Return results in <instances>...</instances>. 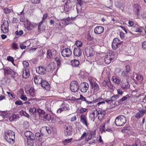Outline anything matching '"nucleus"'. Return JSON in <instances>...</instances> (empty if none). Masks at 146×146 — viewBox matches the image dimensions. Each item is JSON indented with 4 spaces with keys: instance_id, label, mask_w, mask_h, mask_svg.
I'll return each instance as SVG.
<instances>
[{
    "instance_id": "f257e3e1",
    "label": "nucleus",
    "mask_w": 146,
    "mask_h": 146,
    "mask_svg": "<svg viewBox=\"0 0 146 146\" xmlns=\"http://www.w3.org/2000/svg\"><path fill=\"white\" fill-rule=\"evenodd\" d=\"M4 138L6 141L11 144H13L15 142V133L12 130H8L5 133Z\"/></svg>"
},
{
    "instance_id": "f03ea898",
    "label": "nucleus",
    "mask_w": 146,
    "mask_h": 146,
    "mask_svg": "<svg viewBox=\"0 0 146 146\" xmlns=\"http://www.w3.org/2000/svg\"><path fill=\"white\" fill-rule=\"evenodd\" d=\"M126 121V117L123 115H120L116 117L115 123L117 126H121L124 125Z\"/></svg>"
},
{
    "instance_id": "7ed1b4c3",
    "label": "nucleus",
    "mask_w": 146,
    "mask_h": 146,
    "mask_svg": "<svg viewBox=\"0 0 146 146\" xmlns=\"http://www.w3.org/2000/svg\"><path fill=\"white\" fill-rule=\"evenodd\" d=\"M123 41L120 40L118 38H115L113 40L111 44V46L113 50L116 49L119 47L122 44Z\"/></svg>"
},
{
    "instance_id": "20e7f679",
    "label": "nucleus",
    "mask_w": 146,
    "mask_h": 146,
    "mask_svg": "<svg viewBox=\"0 0 146 146\" xmlns=\"http://www.w3.org/2000/svg\"><path fill=\"white\" fill-rule=\"evenodd\" d=\"M69 106L68 104L65 102L62 103L60 108L57 111L58 114L61 113L62 111H68L69 110Z\"/></svg>"
},
{
    "instance_id": "39448f33",
    "label": "nucleus",
    "mask_w": 146,
    "mask_h": 146,
    "mask_svg": "<svg viewBox=\"0 0 146 146\" xmlns=\"http://www.w3.org/2000/svg\"><path fill=\"white\" fill-rule=\"evenodd\" d=\"M141 7L138 3L134 4L133 6V11L137 17H140V13H141Z\"/></svg>"
},
{
    "instance_id": "423d86ee",
    "label": "nucleus",
    "mask_w": 146,
    "mask_h": 146,
    "mask_svg": "<svg viewBox=\"0 0 146 146\" xmlns=\"http://www.w3.org/2000/svg\"><path fill=\"white\" fill-rule=\"evenodd\" d=\"M70 88L73 92H77L79 89V84L78 82L76 81L71 82L70 84Z\"/></svg>"
},
{
    "instance_id": "0eeeda50",
    "label": "nucleus",
    "mask_w": 146,
    "mask_h": 146,
    "mask_svg": "<svg viewBox=\"0 0 146 146\" xmlns=\"http://www.w3.org/2000/svg\"><path fill=\"white\" fill-rule=\"evenodd\" d=\"M9 23L7 21L4 20L1 26V30L4 33H7L9 31Z\"/></svg>"
},
{
    "instance_id": "6e6552de",
    "label": "nucleus",
    "mask_w": 146,
    "mask_h": 146,
    "mask_svg": "<svg viewBox=\"0 0 146 146\" xmlns=\"http://www.w3.org/2000/svg\"><path fill=\"white\" fill-rule=\"evenodd\" d=\"M35 136L36 139L40 142H44L46 139L45 135L41 132L36 133L35 134Z\"/></svg>"
},
{
    "instance_id": "1a4fd4ad",
    "label": "nucleus",
    "mask_w": 146,
    "mask_h": 146,
    "mask_svg": "<svg viewBox=\"0 0 146 146\" xmlns=\"http://www.w3.org/2000/svg\"><path fill=\"white\" fill-rule=\"evenodd\" d=\"M72 54L71 50L68 48L63 49L61 52V54L64 57H68L70 56Z\"/></svg>"
},
{
    "instance_id": "9d476101",
    "label": "nucleus",
    "mask_w": 146,
    "mask_h": 146,
    "mask_svg": "<svg viewBox=\"0 0 146 146\" xmlns=\"http://www.w3.org/2000/svg\"><path fill=\"white\" fill-rule=\"evenodd\" d=\"M92 91L94 94H96L100 90L98 85L96 82H90Z\"/></svg>"
},
{
    "instance_id": "9b49d317",
    "label": "nucleus",
    "mask_w": 146,
    "mask_h": 146,
    "mask_svg": "<svg viewBox=\"0 0 146 146\" xmlns=\"http://www.w3.org/2000/svg\"><path fill=\"white\" fill-rule=\"evenodd\" d=\"M100 98L94 99L93 101H90L87 100L82 95L80 94V97L78 98V101L81 100L82 101H85L86 104H92L93 102H97L100 101Z\"/></svg>"
},
{
    "instance_id": "f8f14e48",
    "label": "nucleus",
    "mask_w": 146,
    "mask_h": 146,
    "mask_svg": "<svg viewBox=\"0 0 146 146\" xmlns=\"http://www.w3.org/2000/svg\"><path fill=\"white\" fill-rule=\"evenodd\" d=\"M138 111L136 113L135 117L136 118L139 119L145 114L146 112V110H144L143 108L141 109H138Z\"/></svg>"
},
{
    "instance_id": "ddd939ff",
    "label": "nucleus",
    "mask_w": 146,
    "mask_h": 146,
    "mask_svg": "<svg viewBox=\"0 0 146 146\" xmlns=\"http://www.w3.org/2000/svg\"><path fill=\"white\" fill-rule=\"evenodd\" d=\"M36 72L40 74H44L46 72V68L44 66H40L37 68Z\"/></svg>"
},
{
    "instance_id": "4468645a",
    "label": "nucleus",
    "mask_w": 146,
    "mask_h": 146,
    "mask_svg": "<svg viewBox=\"0 0 146 146\" xmlns=\"http://www.w3.org/2000/svg\"><path fill=\"white\" fill-rule=\"evenodd\" d=\"M80 121L83 125L87 127H88L89 123H88L87 116L84 114H82L80 117Z\"/></svg>"
},
{
    "instance_id": "2eb2a0df",
    "label": "nucleus",
    "mask_w": 146,
    "mask_h": 146,
    "mask_svg": "<svg viewBox=\"0 0 146 146\" xmlns=\"http://www.w3.org/2000/svg\"><path fill=\"white\" fill-rule=\"evenodd\" d=\"M89 86L88 84L86 82L81 83L80 86V88L81 91L82 92H86L88 90Z\"/></svg>"
},
{
    "instance_id": "dca6fc26",
    "label": "nucleus",
    "mask_w": 146,
    "mask_h": 146,
    "mask_svg": "<svg viewBox=\"0 0 146 146\" xmlns=\"http://www.w3.org/2000/svg\"><path fill=\"white\" fill-rule=\"evenodd\" d=\"M97 116L98 119L102 120L106 114V111L104 110H97Z\"/></svg>"
},
{
    "instance_id": "f3484780",
    "label": "nucleus",
    "mask_w": 146,
    "mask_h": 146,
    "mask_svg": "<svg viewBox=\"0 0 146 146\" xmlns=\"http://www.w3.org/2000/svg\"><path fill=\"white\" fill-rule=\"evenodd\" d=\"M119 97V96L118 94L114 95L111 97L110 100H106L105 102L108 104H111V103L115 104V101Z\"/></svg>"
},
{
    "instance_id": "a211bd4d",
    "label": "nucleus",
    "mask_w": 146,
    "mask_h": 146,
    "mask_svg": "<svg viewBox=\"0 0 146 146\" xmlns=\"http://www.w3.org/2000/svg\"><path fill=\"white\" fill-rule=\"evenodd\" d=\"M40 132H41L42 133H43L46 137L48 136L50 133H51V130L49 129L48 127L44 126L42 127L40 129Z\"/></svg>"
},
{
    "instance_id": "6ab92c4d",
    "label": "nucleus",
    "mask_w": 146,
    "mask_h": 146,
    "mask_svg": "<svg viewBox=\"0 0 146 146\" xmlns=\"http://www.w3.org/2000/svg\"><path fill=\"white\" fill-rule=\"evenodd\" d=\"M93 49L91 47H86L85 50L86 55L87 57L92 56H93Z\"/></svg>"
},
{
    "instance_id": "aec40b11",
    "label": "nucleus",
    "mask_w": 146,
    "mask_h": 146,
    "mask_svg": "<svg viewBox=\"0 0 146 146\" xmlns=\"http://www.w3.org/2000/svg\"><path fill=\"white\" fill-rule=\"evenodd\" d=\"M4 75L6 77H13L12 75L13 71L11 69H9L7 68H4Z\"/></svg>"
},
{
    "instance_id": "412c9836",
    "label": "nucleus",
    "mask_w": 146,
    "mask_h": 146,
    "mask_svg": "<svg viewBox=\"0 0 146 146\" xmlns=\"http://www.w3.org/2000/svg\"><path fill=\"white\" fill-rule=\"evenodd\" d=\"M104 28L102 26L96 27L94 29V33L97 34H100L104 31Z\"/></svg>"
},
{
    "instance_id": "4be33fe9",
    "label": "nucleus",
    "mask_w": 146,
    "mask_h": 146,
    "mask_svg": "<svg viewBox=\"0 0 146 146\" xmlns=\"http://www.w3.org/2000/svg\"><path fill=\"white\" fill-rule=\"evenodd\" d=\"M82 53V50L80 48H74L73 54L74 56L79 57L81 56Z\"/></svg>"
},
{
    "instance_id": "5701e85b",
    "label": "nucleus",
    "mask_w": 146,
    "mask_h": 146,
    "mask_svg": "<svg viewBox=\"0 0 146 146\" xmlns=\"http://www.w3.org/2000/svg\"><path fill=\"white\" fill-rule=\"evenodd\" d=\"M34 80L36 84H40L42 81V76L40 75L36 76L34 77Z\"/></svg>"
},
{
    "instance_id": "b1692460",
    "label": "nucleus",
    "mask_w": 146,
    "mask_h": 146,
    "mask_svg": "<svg viewBox=\"0 0 146 146\" xmlns=\"http://www.w3.org/2000/svg\"><path fill=\"white\" fill-rule=\"evenodd\" d=\"M97 110L96 109L95 110L92 112L90 113V117L91 119L93 121H94L95 119L96 118L97 116Z\"/></svg>"
},
{
    "instance_id": "393cba45",
    "label": "nucleus",
    "mask_w": 146,
    "mask_h": 146,
    "mask_svg": "<svg viewBox=\"0 0 146 146\" xmlns=\"http://www.w3.org/2000/svg\"><path fill=\"white\" fill-rule=\"evenodd\" d=\"M72 127L71 125L68 126L65 128V132L66 134L68 135H70L72 134Z\"/></svg>"
},
{
    "instance_id": "a878e982",
    "label": "nucleus",
    "mask_w": 146,
    "mask_h": 146,
    "mask_svg": "<svg viewBox=\"0 0 146 146\" xmlns=\"http://www.w3.org/2000/svg\"><path fill=\"white\" fill-rule=\"evenodd\" d=\"M25 135L27 139H34V135L33 133L29 131H26L25 132Z\"/></svg>"
},
{
    "instance_id": "bb28decb",
    "label": "nucleus",
    "mask_w": 146,
    "mask_h": 146,
    "mask_svg": "<svg viewBox=\"0 0 146 146\" xmlns=\"http://www.w3.org/2000/svg\"><path fill=\"white\" fill-rule=\"evenodd\" d=\"M30 76L29 71L28 69L25 68L23 71L22 76L23 78H27Z\"/></svg>"
},
{
    "instance_id": "cd10ccee",
    "label": "nucleus",
    "mask_w": 146,
    "mask_h": 146,
    "mask_svg": "<svg viewBox=\"0 0 146 146\" xmlns=\"http://www.w3.org/2000/svg\"><path fill=\"white\" fill-rule=\"evenodd\" d=\"M42 86L45 90H48L50 88V86L46 80H43L41 83Z\"/></svg>"
},
{
    "instance_id": "c85d7f7f",
    "label": "nucleus",
    "mask_w": 146,
    "mask_h": 146,
    "mask_svg": "<svg viewBox=\"0 0 146 146\" xmlns=\"http://www.w3.org/2000/svg\"><path fill=\"white\" fill-rule=\"evenodd\" d=\"M95 132L92 131H89V135L87 138L85 139V141L86 142H88L89 140L91 139L92 136L94 135Z\"/></svg>"
},
{
    "instance_id": "c756f323",
    "label": "nucleus",
    "mask_w": 146,
    "mask_h": 146,
    "mask_svg": "<svg viewBox=\"0 0 146 146\" xmlns=\"http://www.w3.org/2000/svg\"><path fill=\"white\" fill-rule=\"evenodd\" d=\"M35 25L29 21L27 22V30L31 31L32 30L34 27Z\"/></svg>"
},
{
    "instance_id": "7c9ffc66",
    "label": "nucleus",
    "mask_w": 146,
    "mask_h": 146,
    "mask_svg": "<svg viewBox=\"0 0 146 146\" xmlns=\"http://www.w3.org/2000/svg\"><path fill=\"white\" fill-rule=\"evenodd\" d=\"M71 63L73 67H77L80 64V62L78 60H74L71 61Z\"/></svg>"
},
{
    "instance_id": "2f4dec72",
    "label": "nucleus",
    "mask_w": 146,
    "mask_h": 146,
    "mask_svg": "<svg viewBox=\"0 0 146 146\" xmlns=\"http://www.w3.org/2000/svg\"><path fill=\"white\" fill-rule=\"evenodd\" d=\"M111 79L113 82L116 84H119L120 83V79L116 76H112Z\"/></svg>"
},
{
    "instance_id": "473e14b6",
    "label": "nucleus",
    "mask_w": 146,
    "mask_h": 146,
    "mask_svg": "<svg viewBox=\"0 0 146 146\" xmlns=\"http://www.w3.org/2000/svg\"><path fill=\"white\" fill-rule=\"evenodd\" d=\"M19 92H20L21 94L20 96V98L22 100L24 101H26L27 100V97L24 95H23L24 93V91L22 89H21L19 91Z\"/></svg>"
},
{
    "instance_id": "72a5a7b5",
    "label": "nucleus",
    "mask_w": 146,
    "mask_h": 146,
    "mask_svg": "<svg viewBox=\"0 0 146 146\" xmlns=\"http://www.w3.org/2000/svg\"><path fill=\"white\" fill-rule=\"evenodd\" d=\"M130 85L128 82L123 83L121 86V87L122 89L127 90L129 88Z\"/></svg>"
},
{
    "instance_id": "f704fd0d",
    "label": "nucleus",
    "mask_w": 146,
    "mask_h": 146,
    "mask_svg": "<svg viewBox=\"0 0 146 146\" xmlns=\"http://www.w3.org/2000/svg\"><path fill=\"white\" fill-rule=\"evenodd\" d=\"M135 78L139 83H141L143 80V77L141 75L136 74Z\"/></svg>"
},
{
    "instance_id": "c9c22d12",
    "label": "nucleus",
    "mask_w": 146,
    "mask_h": 146,
    "mask_svg": "<svg viewBox=\"0 0 146 146\" xmlns=\"http://www.w3.org/2000/svg\"><path fill=\"white\" fill-rule=\"evenodd\" d=\"M34 139H27V143L28 146H33L34 145Z\"/></svg>"
},
{
    "instance_id": "e433bc0d",
    "label": "nucleus",
    "mask_w": 146,
    "mask_h": 146,
    "mask_svg": "<svg viewBox=\"0 0 146 146\" xmlns=\"http://www.w3.org/2000/svg\"><path fill=\"white\" fill-rule=\"evenodd\" d=\"M43 118L44 120L49 121L51 118V115L50 114H46L43 116Z\"/></svg>"
},
{
    "instance_id": "4c0bfd02",
    "label": "nucleus",
    "mask_w": 146,
    "mask_h": 146,
    "mask_svg": "<svg viewBox=\"0 0 146 146\" xmlns=\"http://www.w3.org/2000/svg\"><path fill=\"white\" fill-rule=\"evenodd\" d=\"M130 96L129 95H127L123 96L121 99H119L118 100V103L119 104L121 103V102L126 100L127 98H130Z\"/></svg>"
},
{
    "instance_id": "58836bf2",
    "label": "nucleus",
    "mask_w": 146,
    "mask_h": 146,
    "mask_svg": "<svg viewBox=\"0 0 146 146\" xmlns=\"http://www.w3.org/2000/svg\"><path fill=\"white\" fill-rule=\"evenodd\" d=\"M113 59H111V58L109 57L108 56L106 55L104 58V61L105 63L106 64H110L111 61Z\"/></svg>"
},
{
    "instance_id": "ea45409f",
    "label": "nucleus",
    "mask_w": 146,
    "mask_h": 146,
    "mask_svg": "<svg viewBox=\"0 0 146 146\" xmlns=\"http://www.w3.org/2000/svg\"><path fill=\"white\" fill-rule=\"evenodd\" d=\"M110 121L109 120H108L107 122H105V123H103L102 124V125H101V127L102 128V133H103L106 132V129L105 128L106 124V123L109 124L110 123Z\"/></svg>"
},
{
    "instance_id": "a19ab883",
    "label": "nucleus",
    "mask_w": 146,
    "mask_h": 146,
    "mask_svg": "<svg viewBox=\"0 0 146 146\" xmlns=\"http://www.w3.org/2000/svg\"><path fill=\"white\" fill-rule=\"evenodd\" d=\"M30 114L33 115H35L36 113V110L35 108L33 107L30 108L29 110Z\"/></svg>"
},
{
    "instance_id": "79ce46f5",
    "label": "nucleus",
    "mask_w": 146,
    "mask_h": 146,
    "mask_svg": "<svg viewBox=\"0 0 146 146\" xmlns=\"http://www.w3.org/2000/svg\"><path fill=\"white\" fill-rule=\"evenodd\" d=\"M47 57L48 58H50L54 57V55L52 54L51 50H47Z\"/></svg>"
},
{
    "instance_id": "37998d69",
    "label": "nucleus",
    "mask_w": 146,
    "mask_h": 146,
    "mask_svg": "<svg viewBox=\"0 0 146 146\" xmlns=\"http://www.w3.org/2000/svg\"><path fill=\"white\" fill-rule=\"evenodd\" d=\"M108 56L109 57L111 58V59H114V53L112 50H109L107 54L106 55Z\"/></svg>"
},
{
    "instance_id": "c03bdc74",
    "label": "nucleus",
    "mask_w": 146,
    "mask_h": 146,
    "mask_svg": "<svg viewBox=\"0 0 146 146\" xmlns=\"http://www.w3.org/2000/svg\"><path fill=\"white\" fill-rule=\"evenodd\" d=\"M55 60L57 64V66L59 67L61 65V61L60 60V57H56L55 58Z\"/></svg>"
},
{
    "instance_id": "a18cd8bd",
    "label": "nucleus",
    "mask_w": 146,
    "mask_h": 146,
    "mask_svg": "<svg viewBox=\"0 0 146 146\" xmlns=\"http://www.w3.org/2000/svg\"><path fill=\"white\" fill-rule=\"evenodd\" d=\"M78 112L80 113H84L88 109L86 108H84L82 107H80L78 108Z\"/></svg>"
},
{
    "instance_id": "49530a36",
    "label": "nucleus",
    "mask_w": 146,
    "mask_h": 146,
    "mask_svg": "<svg viewBox=\"0 0 146 146\" xmlns=\"http://www.w3.org/2000/svg\"><path fill=\"white\" fill-rule=\"evenodd\" d=\"M122 71L123 70L120 68H117L115 70L116 73L119 76H122Z\"/></svg>"
},
{
    "instance_id": "de8ad7c7",
    "label": "nucleus",
    "mask_w": 146,
    "mask_h": 146,
    "mask_svg": "<svg viewBox=\"0 0 146 146\" xmlns=\"http://www.w3.org/2000/svg\"><path fill=\"white\" fill-rule=\"evenodd\" d=\"M20 48L22 50L25 49L27 48L26 45V42H21L19 44Z\"/></svg>"
},
{
    "instance_id": "09e8293b",
    "label": "nucleus",
    "mask_w": 146,
    "mask_h": 146,
    "mask_svg": "<svg viewBox=\"0 0 146 146\" xmlns=\"http://www.w3.org/2000/svg\"><path fill=\"white\" fill-rule=\"evenodd\" d=\"M72 138L66 139L62 141V143L64 145H66L67 143H70L72 140Z\"/></svg>"
},
{
    "instance_id": "8fccbe9b",
    "label": "nucleus",
    "mask_w": 146,
    "mask_h": 146,
    "mask_svg": "<svg viewBox=\"0 0 146 146\" xmlns=\"http://www.w3.org/2000/svg\"><path fill=\"white\" fill-rule=\"evenodd\" d=\"M0 113H1L0 116H2L3 118H6L8 116V114L6 113L5 111H0Z\"/></svg>"
},
{
    "instance_id": "3c124183",
    "label": "nucleus",
    "mask_w": 146,
    "mask_h": 146,
    "mask_svg": "<svg viewBox=\"0 0 146 146\" xmlns=\"http://www.w3.org/2000/svg\"><path fill=\"white\" fill-rule=\"evenodd\" d=\"M29 123L28 121H25L23 123V127L25 129L28 128L29 127Z\"/></svg>"
},
{
    "instance_id": "603ef678",
    "label": "nucleus",
    "mask_w": 146,
    "mask_h": 146,
    "mask_svg": "<svg viewBox=\"0 0 146 146\" xmlns=\"http://www.w3.org/2000/svg\"><path fill=\"white\" fill-rule=\"evenodd\" d=\"M29 94L32 97H34L35 96V90L33 89H31L29 91Z\"/></svg>"
},
{
    "instance_id": "864d4df0",
    "label": "nucleus",
    "mask_w": 146,
    "mask_h": 146,
    "mask_svg": "<svg viewBox=\"0 0 146 146\" xmlns=\"http://www.w3.org/2000/svg\"><path fill=\"white\" fill-rule=\"evenodd\" d=\"M139 19H145L146 18V12H143L140 13V17H137Z\"/></svg>"
},
{
    "instance_id": "5fc2aeb1",
    "label": "nucleus",
    "mask_w": 146,
    "mask_h": 146,
    "mask_svg": "<svg viewBox=\"0 0 146 146\" xmlns=\"http://www.w3.org/2000/svg\"><path fill=\"white\" fill-rule=\"evenodd\" d=\"M37 112L39 113V115L40 116H41L42 115H44L45 114V112L43 110H42L40 109H38L37 110Z\"/></svg>"
},
{
    "instance_id": "6e6d98bb",
    "label": "nucleus",
    "mask_w": 146,
    "mask_h": 146,
    "mask_svg": "<svg viewBox=\"0 0 146 146\" xmlns=\"http://www.w3.org/2000/svg\"><path fill=\"white\" fill-rule=\"evenodd\" d=\"M65 10L66 11H69L71 9V7H69V4H68V3H66L64 7Z\"/></svg>"
},
{
    "instance_id": "4d7b16f0",
    "label": "nucleus",
    "mask_w": 146,
    "mask_h": 146,
    "mask_svg": "<svg viewBox=\"0 0 146 146\" xmlns=\"http://www.w3.org/2000/svg\"><path fill=\"white\" fill-rule=\"evenodd\" d=\"M88 135L87 133L85 131L83 133V134L81 136L80 138V139H79L78 140L80 141L82 139H84V137H85V138H86L87 135Z\"/></svg>"
},
{
    "instance_id": "13d9d810",
    "label": "nucleus",
    "mask_w": 146,
    "mask_h": 146,
    "mask_svg": "<svg viewBox=\"0 0 146 146\" xmlns=\"http://www.w3.org/2000/svg\"><path fill=\"white\" fill-rule=\"evenodd\" d=\"M7 59L8 61L11 62L13 64L15 65L14 64V59L13 57L10 56H8L7 57Z\"/></svg>"
},
{
    "instance_id": "bf43d9fd",
    "label": "nucleus",
    "mask_w": 146,
    "mask_h": 146,
    "mask_svg": "<svg viewBox=\"0 0 146 146\" xmlns=\"http://www.w3.org/2000/svg\"><path fill=\"white\" fill-rule=\"evenodd\" d=\"M75 44L78 47L82 46L83 45L82 42L81 41L79 40L77 41L76 42Z\"/></svg>"
},
{
    "instance_id": "052dcab7",
    "label": "nucleus",
    "mask_w": 146,
    "mask_h": 146,
    "mask_svg": "<svg viewBox=\"0 0 146 146\" xmlns=\"http://www.w3.org/2000/svg\"><path fill=\"white\" fill-rule=\"evenodd\" d=\"M106 83V84L105 85V86H107L110 89H112L113 88V87L112 85L110 82H105Z\"/></svg>"
},
{
    "instance_id": "680f3d73",
    "label": "nucleus",
    "mask_w": 146,
    "mask_h": 146,
    "mask_svg": "<svg viewBox=\"0 0 146 146\" xmlns=\"http://www.w3.org/2000/svg\"><path fill=\"white\" fill-rule=\"evenodd\" d=\"M3 10L4 11V12L6 14H9L11 12V10L6 8H3Z\"/></svg>"
},
{
    "instance_id": "e2e57ef3",
    "label": "nucleus",
    "mask_w": 146,
    "mask_h": 146,
    "mask_svg": "<svg viewBox=\"0 0 146 146\" xmlns=\"http://www.w3.org/2000/svg\"><path fill=\"white\" fill-rule=\"evenodd\" d=\"M41 0H30L31 2L35 5L39 4L40 3Z\"/></svg>"
},
{
    "instance_id": "0e129e2a",
    "label": "nucleus",
    "mask_w": 146,
    "mask_h": 146,
    "mask_svg": "<svg viewBox=\"0 0 146 146\" xmlns=\"http://www.w3.org/2000/svg\"><path fill=\"white\" fill-rule=\"evenodd\" d=\"M55 122L57 124L60 125H61L63 123V121L59 118H57L56 119Z\"/></svg>"
},
{
    "instance_id": "69168bd1",
    "label": "nucleus",
    "mask_w": 146,
    "mask_h": 146,
    "mask_svg": "<svg viewBox=\"0 0 146 146\" xmlns=\"http://www.w3.org/2000/svg\"><path fill=\"white\" fill-rule=\"evenodd\" d=\"M23 33V30H20L19 31H15V34L17 36H21Z\"/></svg>"
},
{
    "instance_id": "338daca9",
    "label": "nucleus",
    "mask_w": 146,
    "mask_h": 146,
    "mask_svg": "<svg viewBox=\"0 0 146 146\" xmlns=\"http://www.w3.org/2000/svg\"><path fill=\"white\" fill-rule=\"evenodd\" d=\"M11 47L14 49L16 50L19 48V47L17 44L16 43H13L11 45Z\"/></svg>"
},
{
    "instance_id": "774afa93",
    "label": "nucleus",
    "mask_w": 146,
    "mask_h": 146,
    "mask_svg": "<svg viewBox=\"0 0 146 146\" xmlns=\"http://www.w3.org/2000/svg\"><path fill=\"white\" fill-rule=\"evenodd\" d=\"M46 109L49 112H52V110L51 109V106L50 104H47L46 105Z\"/></svg>"
}]
</instances>
